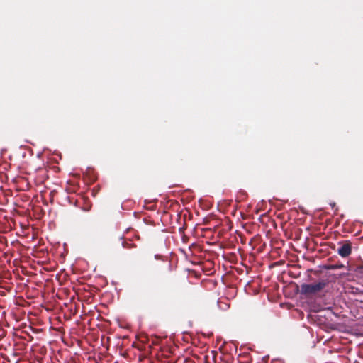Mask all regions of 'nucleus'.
Instances as JSON below:
<instances>
[{"instance_id":"20e7f679","label":"nucleus","mask_w":363,"mask_h":363,"mask_svg":"<svg viewBox=\"0 0 363 363\" xmlns=\"http://www.w3.org/2000/svg\"><path fill=\"white\" fill-rule=\"evenodd\" d=\"M340 246L337 250H352V248H357L354 243L348 240H345L339 242Z\"/></svg>"},{"instance_id":"9d476101","label":"nucleus","mask_w":363,"mask_h":363,"mask_svg":"<svg viewBox=\"0 0 363 363\" xmlns=\"http://www.w3.org/2000/svg\"><path fill=\"white\" fill-rule=\"evenodd\" d=\"M356 272L361 274V275H363V266H361V267H357V269H356Z\"/></svg>"},{"instance_id":"6ab92c4d","label":"nucleus","mask_w":363,"mask_h":363,"mask_svg":"<svg viewBox=\"0 0 363 363\" xmlns=\"http://www.w3.org/2000/svg\"><path fill=\"white\" fill-rule=\"evenodd\" d=\"M174 254V251L173 250H171L169 253V255H172Z\"/></svg>"},{"instance_id":"f3484780","label":"nucleus","mask_w":363,"mask_h":363,"mask_svg":"<svg viewBox=\"0 0 363 363\" xmlns=\"http://www.w3.org/2000/svg\"><path fill=\"white\" fill-rule=\"evenodd\" d=\"M282 252H284V255H289L290 251L286 250V251H281Z\"/></svg>"},{"instance_id":"9b49d317","label":"nucleus","mask_w":363,"mask_h":363,"mask_svg":"<svg viewBox=\"0 0 363 363\" xmlns=\"http://www.w3.org/2000/svg\"><path fill=\"white\" fill-rule=\"evenodd\" d=\"M13 262L14 265L17 266V265H18V264H19V262H19V260H18V258L15 257V258L13 259Z\"/></svg>"},{"instance_id":"1a4fd4ad","label":"nucleus","mask_w":363,"mask_h":363,"mask_svg":"<svg viewBox=\"0 0 363 363\" xmlns=\"http://www.w3.org/2000/svg\"><path fill=\"white\" fill-rule=\"evenodd\" d=\"M352 251H337L339 255H340L343 258H346L349 257L351 254Z\"/></svg>"},{"instance_id":"4be33fe9","label":"nucleus","mask_w":363,"mask_h":363,"mask_svg":"<svg viewBox=\"0 0 363 363\" xmlns=\"http://www.w3.org/2000/svg\"><path fill=\"white\" fill-rule=\"evenodd\" d=\"M250 255H254V253L252 252V251H250Z\"/></svg>"},{"instance_id":"2eb2a0df","label":"nucleus","mask_w":363,"mask_h":363,"mask_svg":"<svg viewBox=\"0 0 363 363\" xmlns=\"http://www.w3.org/2000/svg\"><path fill=\"white\" fill-rule=\"evenodd\" d=\"M40 252V251H35V250H33V251H32L31 255H32L33 256H36V255H37L38 252Z\"/></svg>"},{"instance_id":"7ed1b4c3","label":"nucleus","mask_w":363,"mask_h":363,"mask_svg":"<svg viewBox=\"0 0 363 363\" xmlns=\"http://www.w3.org/2000/svg\"><path fill=\"white\" fill-rule=\"evenodd\" d=\"M318 313L317 318L321 323H327L332 320V317L336 315L333 310V308L329 306L324 308L317 309L315 311Z\"/></svg>"},{"instance_id":"ddd939ff","label":"nucleus","mask_w":363,"mask_h":363,"mask_svg":"<svg viewBox=\"0 0 363 363\" xmlns=\"http://www.w3.org/2000/svg\"><path fill=\"white\" fill-rule=\"evenodd\" d=\"M67 252H68V251H63V252L61 253V255H60L61 257H62L63 259H65V257H66V255H67Z\"/></svg>"},{"instance_id":"6e6552de","label":"nucleus","mask_w":363,"mask_h":363,"mask_svg":"<svg viewBox=\"0 0 363 363\" xmlns=\"http://www.w3.org/2000/svg\"><path fill=\"white\" fill-rule=\"evenodd\" d=\"M218 307L221 310H223V311H226L230 307V305L228 303H220V302H218Z\"/></svg>"},{"instance_id":"dca6fc26","label":"nucleus","mask_w":363,"mask_h":363,"mask_svg":"<svg viewBox=\"0 0 363 363\" xmlns=\"http://www.w3.org/2000/svg\"><path fill=\"white\" fill-rule=\"evenodd\" d=\"M245 252V251H240V250H238V252L239 253V255H240L241 257L242 256V255H243V252Z\"/></svg>"},{"instance_id":"f257e3e1","label":"nucleus","mask_w":363,"mask_h":363,"mask_svg":"<svg viewBox=\"0 0 363 363\" xmlns=\"http://www.w3.org/2000/svg\"><path fill=\"white\" fill-rule=\"evenodd\" d=\"M345 267L342 263H325L318 264L317 269H308L307 272L308 281H315L325 283V287L332 282H335L339 277L340 274L332 273L330 271L333 269H342Z\"/></svg>"},{"instance_id":"f8f14e48","label":"nucleus","mask_w":363,"mask_h":363,"mask_svg":"<svg viewBox=\"0 0 363 363\" xmlns=\"http://www.w3.org/2000/svg\"><path fill=\"white\" fill-rule=\"evenodd\" d=\"M285 261L284 259H280L279 261L275 262V264L277 265H282L284 264Z\"/></svg>"},{"instance_id":"5701e85b","label":"nucleus","mask_w":363,"mask_h":363,"mask_svg":"<svg viewBox=\"0 0 363 363\" xmlns=\"http://www.w3.org/2000/svg\"><path fill=\"white\" fill-rule=\"evenodd\" d=\"M250 281H247L246 286H247L248 284H250Z\"/></svg>"},{"instance_id":"0eeeda50","label":"nucleus","mask_w":363,"mask_h":363,"mask_svg":"<svg viewBox=\"0 0 363 363\" xmlns=\"http://www.w3.org/2000/svg\"><path fill=\"white\" fill-rule=\"evenodd\" d=\"M302 257L303 259L309 260L315 264L316 263L317 258L314 257L313 256H310V255H308L306 253H304L302 255Z\"/></svg>"},{"instance_id":"412c9836","label":"nucleus","mask_w":363,"mask_h":363,"mask_svg":"<svg viewBox=\"0 0 363 363\" xmlns=\"http://www.w3.org/2000/svg\"><path fill=\"white\" fill-rule=\"evenodd\" d=\"M354 224H355V225H360L361 223H360V222H359V221H356V222L354 223Z\"/></svg>"},{"instance_id":"423d86ee","label":"nucleus","mask_w":363,"mask_h":363,"mask_svg":"<svg viewBox=\"0 0 363 363\" xmlns=\"http://www.w3.org/2000/svg\"><path fill=\"white\" fill-rule=\"evenodd\" d=\"M124 247L125 248H136L137 245L133 242L131 240L125 241L124 243Z\"/></svg>"},{"instance_id":"aec40b11","label":"nucleus","mask_w":363,"mask_h":363,"mask_svg":"<svg viewBox=\"0 0 363 363\" xmlns=\"http://www.w3.org/2000/svg\"><path fill=\"white\" fill-rule=\"evenodd\" d=\"M279 251H272V250H269L268 254H270L271 252H278Z\"/></svg>"},{"instance_id":"4468645a","label":"nucleus","mask_w":363,"mask_h":363,"mask_svg":"<svg viewBox=\"0 0 363 363\" xmlns=\"http://www.w3.org/2000/svg\"><path fill=\"white\" fill-rule=\"evenodd\" d=\"M154 257H155V259H160L162 257V256L160 255H159V254L155 255Z\"/></svg>"},{"instance_id":"39448f33","label":"nucleus","mask_w":363,"mask_h":363,"mask_svg":"<svg viewBox=\"0 0 363 363\" xmlns=\"http://www.w3.org/2000/svg\"><path fill=\"white\" fill-rule=\"evenodd\" d=\"M3 252L2 258H0V262L2 264H5V263L10 264L11 262V258L13 257V255L10 254L11 251H1Z\"/></svg>"},{"instance_id":"a211bd4d","label":"nucleus","mask_w":363,"mask_h":363,"mask_svg":"<svg viewBox=\"0 0 363 363\" xmlns=\"http://www.w3.org/2000/svg\"><path fill=\"white\" fill-rule=\"evenodd\" d=\"M181 252L183 253L186 256L188 255V253H186V251L182 250V251H181Z\"/></svg>"},{"instance_id":"f03ea898","label":"nucleus","mask_w":363,"mask_h":363,"mask_svg":"<svg viewBox=\"0 0 363 363\" xmlns=\"http://www.w3.org/2000/svg\"><path fill=\"white\" fill-rule=\"evenodd\" d=\"M324 289L325 283L317 281L311 284L303 283L300 286L296 284L294 292L296 295L300 294L301 298H306L317 295Z\"/></svg>"}]
</instances>
